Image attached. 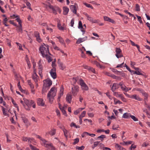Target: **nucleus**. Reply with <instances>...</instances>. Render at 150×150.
I'll list each match as a JSON object with an SVG mask.
<instances>
[{"label": "nucleus", "instance_id": "f257e3e1", "mask_svg": "<svg viewBox=\"0 0 150 150\" xmlns=\"http://www.w3.org/2000/svg\"><path fill=\"white\" fill-rule=\"evenodd\" d=\"M44 45H41L39 48V50L42 57H44L46 55L48 54H50L49 52V46L45 44Z\"/></svg>", "mask_w": 150, "mask_h": 150}, {"label": "nucleus", "instance_id": "f03ea898", "mask_svg": "<svg viewBox=\"0 0 150 150\" xmlns=\"http://www.w3.org/2000/svg\"><path fill=\"white\" fill-rule=\"evenodd\" d=\"M57 91L55 90L54 87L52 88L48 92L47 98L49 102L52 103L54 100V97L56 95Z\"/></svg>", "mask_w": 150, "mask_h": 150}, {"label": "nucleus", "instance_id": "7ed1b4c3", "mask_svg": "<svg viewBox=\"0 0 150 150\" xmlns=\"http://www.w3.org/2000/svg\"><path fill=\"white\" fill-rule=\"evenodd\" d=\"M79 91V88L78 86H75L72 88L71 92L74 96H76Z\"/></svg>", "mask_w": 150, "mask_h": 150}, {"label": "nucleus", "instance_id": "20e7f679", "mask_svg": "<svg viewBox=\"0 0 150 150\" xmlns=\"http://www.w3.org/2000/svg\"><path fill=\"white\" fill-rule=\"evenodd\" d=\"M115 52H116L115 56L117 58H119L123 56L122 54V50L120 48H116Z\"/></svg>", "mask_w": 150, "mask_h": 150}, {"label": "nucleus", "instance_id": "39448f33", "mask_svg": "<svg viewBox=\"0 0 150 150\" xmlns=\"http://www.w3.org/2000/svg\"><path fill=\"white\" fill-rule=\"evenodd\" d=\"M32 78L35 82H38L39 77L36 73V69H33V73L32 75Z\"/></svg>", "mask_w": 150, "mask_h": 150}, {"label": "nucleus", "instance_id": "423d86ee", "mask_svg": "<svg viewBox=\"0 0 150 150\" xmlns=\"http://www.w3.org/2000/svg\"><path fill=\"white\" fill-rule=\"evenodd\" d=\"M56 69L55 68L52 69L50 71V75L54 79L56 78Z\"/></svg>", "mask_w": 150, "mask_h": 150}, {"label": "nucleus", "instance_id": "0eeeda50", "mask_svg": "<svg viewBox=\"0 0 150 150\" xmlns=\"http://www.w3.org/2000/svg\"><path fill=\"white\" fill-rule=\"evenodd\" d=\"M85 15L87 17V20L93 23H96L97 22V20H93V18L92 17L89 16L87 13H86L85 14Z\"/></svg>", "mask_w": 150, "mask_h": 150}, {"label": "nucleus", "instance_id": "6e6552de", "mask_svg": "<svg viewBox=\"0 0 150 150\" xmlns=\"http://www.w3.org/2000/svg\"><path fill=\"white\" fill-rule=\"evenodd\" d=\"M48 149H51V150H57L52 144L46 143L44 145Z\"/></svg>", "mask_w": 150, "mask_h": 150}, {"label": "nucleus", "instance_id": "1a4fd4ad", "mask_svg": "<svg viewBox=\"0 0 150 150\" xmlns=\"http://www.w3.org/2000/svg\"><path fill=\"white\" fill-rule=\"evenodd\" d=\"M78 28L79 29H80L81 30V31L83 33L82 35H83L85 33V30H84V28H83L82 26V23L81 21H79Z\"/></svg>", "mask_w": 150, "mask_h": 150}, {"label": "nucleus", "instance_id": "9d476101", "mask_svg": "<svg viewBox=\"0 0 150 150\" xmlns=\"http://www.w3.org/2000/svg\"><path fill=\"white\" fill-rule=\"evenodd\" d=\"M84 68L85 69H87L89 70V71L92 72L93 73L96 74V71L94 69L88 66L87 65H84L83 66Z\"/></svg>", "mask_w": 150, "mask_h": 150}, {"label": "nucleus", "instance_id": "9b49d317", "mask_svg": "<svg viewBox=\"0 0 150 150\" xmlns=\"http://www.w3.org/2000/svg\"><path fill=\"white\" fill-rule=\"evenodd\" d=\"M131 98L134 99L138 101H142V99L139 97V96L137 94L131 95Z\"/></svg>", "mask_w": 150, "mask_h": 150}, {"label": "nucleus", "instance_id": "f8f14e48", "mask_svg": "<svg viewBox=\"0 0 150 150\" xmlns=\"http://www.w3.org/2000/svg\"><path fill=\"white\" fill-rule=\"evenodd\" d=\"M119 84L116 83H113L112 86L111 87V90L112 91L114 92L117 89L119 88Z\"/></svg>", "mask_w": 150, "mask_h": 150}, {"label": "nucleus", "instance_id": "ddd939ff", "mask_svg": "<svg viewBox=\"0 0 150 150\" xmlns=\"http://www.w3.org/2000/svg\"><path fill=\"white\" fill-rule=\"evenodd\" d=\"M72 98V95L70 93H68L66 97L67 101L69 103H71V101Z\"/></svg>", "mask_w": 150, "mask_h": 150}, {"label": "nucleus", "instance_id": "4468645a", "mask_svg": "<svg viewBox=\"0 0 150 150\" xmlns=\"http://www.w3.org/2000/svg\"><path fill=\"white\" fill-rule=\"evenodd\" d=\"M87 36H86L83 38H79L77 40L76 42V43L77 44H79L81 42L85 41L87 39Z\"/></svg>", "mask_w": 150, "mask_h": 150}, {"label": "nucleus", "instance_id": "2eb2a0df", "mask_svg": "<svg viewBox=\"0 0 150 150\" xmlns=\"http://www.w3.org/2000/svg\"><path fill=\"white\" fill-rule=\"evenodd\" d=\"M37 103L38 105L42 106H43L45 105V103L43 102V100L42 99L40 98L38 99Z\"/></svg>", "mask_w": 150, "mask_h": 150}, {"label": "nucleus", "instance_id": "dca6fc26", "mask_svg": "<svg viewBox=\"0 0 150 150\" xmlns=\"http://www.w3.org/2000/svg\"><path fill=\"white\" fill-rule=\"evenodd\" d=\"M130 116H131V115L130 113L126 112L123 114L122 117L125 119H128L130 117Z\"/></svg>", "mask_w": 150, "mask_h": 150}, {"label": "nucleus", "instance_id": "f3484780", "mask_svg": "<svg viewBox=\"0 0 150 150\" xmlns=\"http://www.w3.org/2000/svg\"><path fill=\"white\" fill-rule=\"evenodd\" d=\"M56 134V129H52L50 131L46 133V134L47 135V134H49L51 136H53L54 135Z\"/></svg>", "mask_w": 150, "mask_h": 150}, {"label": "nucleus", "instance_id": "a211bd4d", "mask_svg": "<svg viewBox=\"0 0 150 150\" xmlns=\"http://www.w3.org/2000/svg\"><path fill=\"white\" fill-rule=\"evenodd\" d=\"M142 95L144 97V102L145 103L146 102V101H148V94L145 92V91L143 93Z\"/></svg>", "mask_w": 150, "mask_h": 150}, {"label": "nucleus", "instance_id": "6ab92c4d", "mask_svg": "<svg viewBox=\"0 0 150 150\" xmlns=\"http://www.w3.org/2000/svg\"><path fill=\"white\" fill-rule=\"evenodd\" d=\"M70 9L71 11L74 13L76 14V7L74 5H71L70 7Z\"/></svg>", "mask_w": 150, "mask_h": 150}, {"label": "nucleus", "instance_id": "aec40b11", "mask_svg": "<svg viewBox=\"0 0 150 150\" xmlns=\"http://www.w3.org/2000/svg\"><path fill=\"white\" fill-rule=\"evenodd\" d=\"M36 137L37 138L40 139V140L42 141L44 144V145L47 142V141L45 139L41 137L40 136L37 135L36 136Z\"/></svg>", "mask_w": 150, "mask_h": 150}, {"label": "nucleus", "instance_id": "412c9836", "mask_svg": "<svg viewBox=\"0 0 150 150\" xmlns=\"http://www.w3.org/2000/svg\"><path fill=\"white\" fill-rule=\"evenodd\" d=\"M23 120L24 123L25 124L26 126H27V127H28L29 125H30V124L28 122V120L27 119L25 118H23Z\"/></svg>", "mask_w": 150, "mask_h": 150}, {"label": "nucleus", "instance_id": "4be33fe9", "mask_svg": "<svg viewBox=\"0 0 150 150\" xmlns=\"http://www.w3.org/2000/svg\"><path fill=\"white\" fill-rule=\"evenodd\" d=\"M63 14L65 15H67L69 11V8L65 7H63Z\"/></svg>", "mask_w": 150, "mask_h": 150}, {"label": "nucleus", "instance_id": "5701e85b", "mask_svg": "<svg viewBox=\"0 0 150 150\" xmlns=\"http://www.w3.org/2000/svg\"><path fill=\"white\" fill-rule=\"evenodd\" d=\"M23 99L24 101L25 105L26 106V108H29V105H30V101L25 98H24Z\"/></svg>", "mask_w": 150, "mask_h": 150}, {"label": "nucleus", "instance_id": "b1692460", "mask_svg": "<svg viewBox=\"0 0 150 150\" xmlns=\"http://www.w3.org/2000/svg\"><path fill=\"white\" fill-rule=\"evenodd\" d=\"M16 30L18 32L22 33L23 32L22 26H18L16 27Z\"/></svg>", "mask_w": 150, "mask_h": 150}, {"label": "nucleus", "instance_id": "393cba45", "mask_svg": "<svg viewBox=\"0 0 150 150\" xmlns=\"http://www.w3.org/2000/svg\"><path fill=\"white\" fill-rule=\"evenodd\" d=\"M45 81L47 83V86H50L52 84V82L50 79H47L45 80Z\"/></svg>", "mask_w": 150, "mask_h": 150}, {"label": "nucleus", "instance_id": "a878e982", "mask_svg": "<svg viewBox=\"0 0 150 150\" xmlns=\"http://www.w3.org/2000/svg\"><path fill=\"white\" fill-rule=\"evenodd\" d=\"M81 87L82 90L84 91H87L88 89V86L86 83L82 86Z\"/></svg>", "mask_w": 150, "mask_h": 150}, {"label": "nucleus", "instance_id": "bb28decb", "mask_svg": "<svg viewBox=\"0 0 150 150\" xmlns=\"http://www.w3.org/2000/svg\"><path fill=\"white\" fill-rule=\"evenodd\" d=\"M31 89V91L32 93L34 94H35V90L34 89V86L33 83H31L29 85Z\"/></svg>", "mask_w": 150, "mask_h": 150}, {"label": "nucleus", "instance_id": "cd10ccee", "mask_svg": "<svg viewBox=\"0 0 150 150\" xmlns=\"http://www.w3.org/2000/svg\"><path fill=\"white\" fill-rule=\"evenodd\" d=\"M16 17L17 18L16 19V20L18 23V24L19 26H22V21L19 18V16H16Z\"/></svg>", "mask_w": 150, "mask_h": 150}, {"label": "nucleus", "instance_id": "c85d7f7f", "mask_svg": "<svg viewBox=\"0 0 150 150\" xmlns=\"http://www.w3.org/2000/svg\"><path fill=\"white\" fill-rule=\"evenodd\" d=\"M63 132L64 135L66 138H67L68 136L69 132L66 129H64Z\"/></svg>", "mask_w": 150, "mask_h": 150}, {"label": "nucleus", "instance_id": "c756f323", "mask_svg": "<svg viewBox=\"0 0 150 150\" xmlns=\"http://www.w3.org/2000/svg\"><path fill=\"white\" fill-rule=\"evenodd\" d=\"M121 88L122 90L125 92H127L128 91V89L123 84L121 86Z\"/></svg>", "mask_w": 150, "mask_h": 150}, {"label": "nucleus", "instance_id": "7c9ffc66", "mask_svg": "<svg viewBox=\"0 0 150 150\" xmlns=\"http://www.w3.org/2000/svg\"><path fill=\"white\" fill-rule=\"evenodd\" d=\"M64 91V88L63 86L62 85L60 87L59 93V94H60V95H63V94Z\"/></svg>", "mask_w": 150, "mask_h": 150}, {"label": "nucleus", "instance_id": "2f4dec72", "mask_svg": "<svg viewBox=\"0 0 150 150\" xmlns=\"http://www.w3.org/2000/svg\"><path fill=\"white\" fill-rule=\"evenodd\" d=\"M64 91V88L63 86L62 85L60 87L59 93V94H60V95H63V94Z\"/></svg>", "mask_w": 150, "mask_h": 150}, {"label": "nucleus", "instance_id": "473e14b6", "mask_svg": "<svg viewBox=\"0 0 150 150\" xmlns=\"http://www.w3.org/2000/svg\"><path fill=\"white\" fill-rule=\"evenodd\" d=\"M48 7L49 8L52 10L53 12L54 13L56 14V9L54 8L51 5H50L48 6Z\"/></svg>", "mask_w": 150, "mask_h": 150}, {"label": "nucleus", "instance_id": "72a5a7b5", "mask_svg": "<svg viewBox=\"0 0 150 150\" xmlns=\"http://www.w3.org/2000/svg\"><path fill=\"white\" fill-rule=\"evenodd\" d=\"M113 94L114 96L120 98L122 94H120L119 93L114 91Z\"/></svg>", "mask_w": 150, "mask_h": 150}, {"label": "nucleus", "instance_id": "f704fd0d", "mask_svg": "<svg viewBox=\"0 0 150 150\" xmlns=\"http://www.w3.org/2000/svg\"><path fill=\"white\" fill-rule=\"evenodd\" d=\"M45 57H46L47 59L48 60V62H51L52 60V59L50 56H49L47 54V55H46L45 56Z\"/></svg>", "mask_w": 150, "mask_h": 150}, {"label": "nucleus", "instance_id": "c9c22d12", "mask_svg": "<svg viewBox=\"0 0 150 150\" xmlns=\"http://www.w3.org/2000/svg\"><path fill=\"white\" fill-rule=\"evenodd\" d=\"M29 146L31 150H39V149L37 148L31 144H30Z\"/></svg>", "mask_w": 150, "mask_h": 150}, {"label": "nucleus", "instance_id": "e433bc0d", "mask_svg": "<svg viewBox=\"0 0 150 150\" xmlns=\"http://www.w3.org/2000/svg\"><path fill=\"white\" fill-rule=\"evenodd\" d=\"M38 69H42V65L41 61V60H40L39 61Z\"/></svg>", "mask_w": 150, "mask_h": 150}, {"label": "nucleus", "instance_id": "4c0bfd02", "mask_svg": "<svg viewBox=\"0 0 150 150\" xmlns=\"http://www.w3.org/2000/svg\"><path fill=\"white\" fill-rule=\"evenodd\" d=\"M20 103L23 105V106L24 107V108H25L26 109L28 110H30V108H26V106L25 105L24 101H23L22 100H21L20 101Z\"/></svg>", "mask_w": 150, "mask_h": 150}, {"label": "nucleus", "instance_id": "58836bf2", "mask_svg": "<svg viewBox=\"0 0 150 150\" xmlns=\"http://www.w3.org/2000/svg\"><path fill=\"white\" fill-rule=\"evenodd\" d=\"M61 110L63 114L66 116H67V114L66 113V111L64 110V107H62V109H60Z\"/></svg>", "mask_w": 150, "mask_h": 150}, {"label": "nucleus", "instance_id": "ea45409f", "mask_svg": "<svg viewBox=\"0 0 150 150\" xmlns=\"http://www.w3.org/2000/svg\"><path fill=\"white\" fill-rule=\"evenodd\" d=\"M70 126L71 127L73 126L75 127L76 128H78L80 127L79 126L76 125L75 124L74 122H72Z\"/></svg>", "mask_w": 150, "mask_h": 150}, {"label": "nucleus", "instance_id": "a19ab883", "mask_svg": "<svg viewBox=\"0 0 150 150\" xmlns=\"http://www.w3.org/2000/svg\"><path fill=\"white\" fill-rule=\"evenodd\" d=\"M83 4L87 7L91 8L92 9L93 8L91 5L90 4H88L86 3H83Z\"/></svg>", "mask_w": 150, "mask_h": 150}, {"label": "nucleus", "instance_id": "79ce46f5", "mask_svg": "<svg viewBox=\"0 0 150 150\" xmlns=\"http://www.w3.org/2000/svg\"><path fill=\"white\" fill-rule=\"evenodd\" d=\"M58 63L59 64V67H60V69H61L62 70H63L64 69V67H63V64L62 63H61V62H60L58 61Z\"/></svg>", "mask_w": 150, "mask_h": 150}, {"label": "nucleus", "instance_id": "37998d69", "mask_svg": "<svg viewBox=\"0 0 150 150\" xmlns=\"http://www.w3.org/2000/svg\"><path fill=\"white\" fill-rule=\"evenodd\" d=\"M106 137L105 135H102L99 136L98 137V138L100 139L101 141H103V139Z\"/></svg>", "mask_w": 150, "mask_h": 150}, {"label": "nucleus", "instance_id": "c03bdc74", "mask_svg": "<svg viewBox=\"0 0 150 150\" xmlns=\"http://www.w3.org/2000/svg\"><path fill=\"white\" fill-rule=\"evenodd\" d=\"M95 64L98 67H99L100 68H102L103 67V66H102L100 65L99 63L97 61H95Z\"/></svg>", "mask_w": 150, "mask_h": 150}, {"label": "nucleus", "instance_id": "a18cd8bd", "mask_svg": "<svg viewBox=\"0 0 150 150\" xmlns=\"http://www.w3.org/2000/svg\"><path fill=\"white\" fill-rule=\"evenodd\" d=\"M136 90L137 91H140L142 94L145 92L143 89L139 88H136Z\"/></svg>", "mask_w": 150, "mask_h": 150}, {"label": "nucleus", "instance_id": "49530a36", "mask_svg": "<svg viewBox=\"0 0 150 150\" xmlns=\"http://www.w3.org/2000/svg\"><path fill=\"white\" fill-rule=\"evenodd\" d=\"M86 114V111H83L81 113V115L79 116V118H82L83 117H84Z\"/></svg>", "mask_w": 150, "mask_h": 150}, {"label": "nucleus", "instance_id": "de8ad7c7", "mask_svg": "<svg viewBox=\"0 0 150 150\" xmlns=\"http://www.w3.org/2000/svg\"><path fill=\"white\" fill-rule=\"evenodd\" d=\"M79 83L81 86L85 83L84 82L83 80L82 79H81L79 80Z\"/></svg>", "mask_w": 150, "mask_h": 150}, {"label": "nucleus", "instance_id": "09e8293b", "mask_svg": "<svg viewBox=\"0 0 150 150\" xmlns=\"http://www.w3.org/2000/svg\"><path fill=\"white\" fill-rule=\"evenodd\" d=\"M74 142L73 143V144L75 145L79 142V139L78 138H77L74 139Z\"/></svg>", "mask_w": 150, "mask_h": 150}, {"label": "nucleus", "instance_id": "8fccbe9b", "mask_svg": "<svg viewBox=\"0 0 150 150\" xmlns=\"http://www.w3.org/2000/svg\"><path fill=\"white\" fill-rule=\"evenodd\" d=\"M130 42L131 43V44H132V46H136L137 48H139V45H138L137 44H135L134 42H133V41H132V40H130Z\"/></svg>", "mask_w": 150, "mask_h": 150}, {"label": "nucleus", "instance_id": "3c124183", "mask_svg": "<svg viewBox=\"0 0 150 150\" xmlns=\"http://www.w3.org/2000/svg\"><path fill=\"white\" fill-rule=\"evenodd\" d=\"M84 148V146H76V149L79 150H83Z\"/></svg>", "mask_w": 150, "mask_h": 150}, {"label": "nucleus", "instance_id": "603ef678", "mask_svg": "<svg viewBox=\"0 0 150 150\" xmlns=\"http://www.w3.org/2000/svg\"><path fill=\"white\" fill-rule=\"evenodd\" d=\"M34 142V139L33 138L29 137L28 142L30 143H32L33 142Z\"/></svg>", "mask_w": 150, "mask_h": 150}, {"label": "nucleus", "instance_id": "864d4df0", "mask_svg": "<svg viewBox=\"0 0 150 150\" xmlns=\"http://www.w3.org/2000/svg\"><path fill=\"white\" fill-rule=\"evenodd\" d=\"M138 19V21L140 23H142V18L141 17L138 15H136Z\"/></svg>", "mask_w": 150, "mask_h": 150}, {"label": "nucleus", "instance_id": "5fc2aeb1", "mask_svg": "<svg viewBox=\"0 0 150 150\" xmlns=\"http://www.w3.org/2000/svg\"><path fill=\"white\" fill-rule=\"evenodd\" d=\"M115 147L116 148H117L118 150H121V149L122 147L117 144H116Z\"/></svg>", "mask_w": 150, "mask_h": 150}, {"label": "nucleus", "instance_id": "6e6d98bb", "mask_svg": "<svg viewBox=\"0 0 150 150\" xmlns=\"http://www.w3.org/2000/svg\"><path fill=\"white\" fill-rule=\"evenodd\" d=\"M57 26L59 30H64V28L61 26L60 24L58 23Z\"/></svg>", "mask_w": 150, "mask_h": 150}, {"label": "nucleus", "instance_id": "4d7b16f0", "mask_svg": "<svg viewBox=\"0 0 150 150\" xmlns=\"http://www.w3.org/2000/svg\"><path fill=\"white\" fill-rule=\"evenodd\" d=\"M29 137L23 136L22 137V140L25 142H28Z\"/></svg>", "mask_w": 150, "mask_h": 150}, {"label": "nucleus", "instance_id": "13d9d810", "mask_svg": "<svg viewBox=\"0 0 150 150\" xmlns=\"http://www.w3.org/2000/svg\"><path fill=\"white\" fill-rule=\"evenodd\" d=\"M130 117H131L135 121H137L138 120V119L134 115H131V116H130Z\"/></svg>", "mask_w": 150, "mask_h": 150}, {"label": "nucleus", "instance_id": "bf43d9fd", "mask_svg": "<svg viewBox=\"0 0 150 150\" xmlns=\"http://www.w3.org/2000/svg\"><path fill=\"white\" fill-rule=\"evenodd\" d=\"M136 10L138 11H140V6L138 4L136 5Z\"/></svg>", "mask_w": 150, "mask_h": 150}, {"label": "nucleus", "instance_id": "052dcab7", "mask_svg": "<svg viewBox=\"0 0 150 150\" xmlns=\"http://www.w3.org/2000/svg\"><path fill=\"white\" fill-rule=\"evenodd\" d=\"M12 103L13 104L15 107H17V104L15 102L13 98H11Z\"/></svg>", "mask_w": 150, "mask_h": 150}, {"label": "nucleus", "instance_id": "680f3d73", "mask_svg": "<svg viewBox=\"0 0 150 150\" xmlns=\"http://www.w3.org/2000/svg\"><path fill=\"white\" fill-rule=\"evenodd\" d=\"M17 45L19 47V49L20 50H23V48H22V45L21 44L19 43L18 42H16V43Z\"/></svg>", "mask_w": 150, "mask_h": 150}, {"label": "nucleus", "instance_id": "e2e57ef3", "mask_svg": "<svg viewBox=\"0 0 150 150\" xmlns=\"http://www.w3.org/2000/svg\"><path fill=\"white\" fill-rule=\"evenodd\" d=\"M104 20L106 21H109L110 18L106 16H104L103 17Z\"/></svg>", "mask_w": 150, "mask_h": 150}, {"label": "nucleus", "instance_id": "0e129e2a", "mask_svg": "<svg viewBox=\"0 0 150 150\" xmlns=\"http://www.w3.org/2000/svg\"><path fill=\"white\" fill-rule=\"evenodd\" d=\"M136 148V146L133 145V144H132L130 147V149L131 150H133L134 149Z\"/></svg>", "mask_w": 150, "mask_h": 150}, {"label": "nucleus", "instance_id": "69168bd1", "mask_svg": "<svg viewBox=\"0 0 150 150\" xmlns=\"http://www.w3.org/2000/svg\"><path fill=\"white\" fill-rule=\"evenodd\" d=\"M118 127L119 126L118 125H113L112 127V129L113 130H117Z\"/></svg>", "mask_w": 150, "mask_h": 150}, {"label": "nucleus", "instance_id": "338daca9", "mask_svg": "<svg viewBox=\"0 0 150 150\" xmlns=\"http://www.w3.org/2000/svg\"><path fill=\"white\" fill-rule=\"evenodd\" d=\"M42 69L39 70L38 71L39 74L41 78L42 77Z\"/></svg>", "mask_w": 150, "mask_h": 150}, {"label": "nucleus", "instance_id": "774afa93", "mask_svg": "<svg viewBox=\"0 0 150 150\" xmlns=\"http://www.w3.org/2000/svg\"><path fill=\"white\" fill-rule=\"evenodd\" d=\"M124 62L120 64H118L116 67V68H122L123 67Z\"/></svg>", "mask_w": 150, "mask_h": 150}]
</instances>
